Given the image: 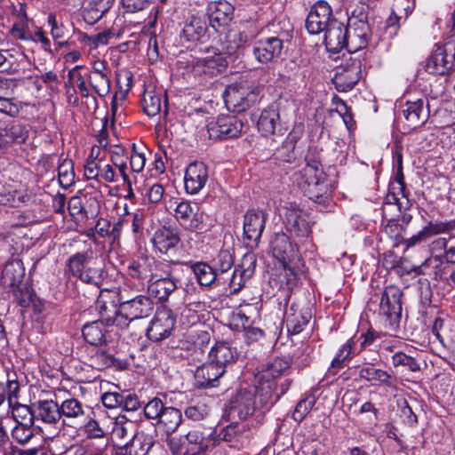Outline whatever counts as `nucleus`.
I'll return each mask as SVG.
<instances>
[{
    "instance_id": "b1692460",
    "label": "nucleus",
    "mask_w": 455,
    "mask_h": 455,
    "mask_svg": "<svg viewBox=\"0 0 455 455\" xmlns=\"http://www.w3.org/2000/svg\"><path fill=\"white\" fill-rule=\"evenodd\" d=\"M403 116L408 130H415L426 124L428 111L424 108V100L407 101L403 107Z\"/></svg>"
},
{
    "instance_id": "7c9ffc66",
    "label": "nucleus",
    "mask_w": 455,
    "mask_h": 455,
    "mask_svg": "<svg viewBox=\"0 0 455 455\" xmlns=\"http://www.w3.org/2000/svg\"><path fill=\"white\" fill-rule=\"evenodd\" d=\"M36 419L45 424L55 425L60 419V406L53 400H39L33 403Z\"/></svg>"
},
{
    "instance_id": "ea45409f",
    "label": "nucleus",
    "mask_w": 455,
    "mask_h": 455,
    "mask_svg": "<svg viewBox=\"0 0 455 455\" xmlns=\"http://www.w3.org/2000/svg\"><path fill=\"white\" fill-rule=\"evenodd\" d=\"M103 322L102 320L92 321L83 326V337L91 347H98L105 342L106 330Z\"/></svg>"
},
{
    "instance_id": "6e6552de",
    "label": "nucleus",
    "mask_w": 455,
    "mask_h": 455,
    "mask_svg": "<svg viewBox=\"0 0 455 455\" xmlns=\"http://www.w3.org/2000/svg\"><path fill=\"white\" fill-rule=\"evenodd\" d=\"M402 296L403 291L395 285L387 286L381 293L379 312L390 326L396 325L402 317Z\"/></svg>"
},
{
    "instance_id": "2f4dec72",
    "label": "nucleus",
    "mask_w": 455,
    "mask_h": 455,
    "mask_svg": "<svg viewBox=\"0 0 455 455\" xmlns=\"http://www.w3.org/2000/svg\"><path fill=\"white\" fill-rule=\"evenodd\" d=\"M186 439L189 444L194 445L190 448L192 455H199L208 451L210 447H213L212 427L205 431L198 428L192 429L186 435Z\"/></svg>"
},
{
    "instance_id": "69168bd1",
    "label": "nucleus",
    "mask_w": 455,
    "mask_h": 455,
    "mask_svg": "<svg viewBox=\"0 0 455 455\" xmlns=\"http://www.w3.org/2000/svg\"><path fill=\"white\" fill-rule=\"evenodd\" d=\"M209 407L204 404L198 403L195 405H189L185 410V416L194 421H199L205 419L209 414Z\"/></svg>"
},
{
    "instance_id": "c85d7f7f",
    "label": "nucleus",
    "mask_w": 455,
    "mask_h": 455,
    "mask_svg": "<svg viewBox=\"0 0 455 455\" xmlns=\"http://www.w3.org/2000/svg\"><path fill=\"white\" fill-rule=\"evenodd\" d=\"M223 99L228 109L242 113L249 108L250 102H253L254 94L244 97L243 92H240L235 85H229L223 92Z\"/></svg>"
},
{
    "instance_id": "423d86ee",
    "label": "nucleus",
    "mask_w": 455,
    "mask_h": 455,
    "mask_svg": "<svg viewBox=\"0 0 455 455\" xmlns=\"http://www.w3.org/2000/svg\"><path fill=\"white\" fill-rule=\"evenodd\" d=\"M270 249L275 271V273H272V275L278 276L280 282H283L282 275L287 277L288 275H292L288 266L291 258L295 253L294 248L285 234L277 233L270 243Z\"/></svg>"
},
{
    "instance_id": "bb28decb",
    "label": "nucleus",
    "mask_w": 455,
    "mask_h": 455,
    "mask_svg": "<svg viewBox=\"0 0 455 455\" xmlns=\"http://www.w3.org/2000/svg\"><path fill=\"white\" fill-rule=\"evenodd\" d=\"M25 277V267L21 259L15 258L5 262L1 273V283L11 288H19Z\"/></svg>"
},
{
    "instance_id": "f3484780",
    "label": "nucleus",
    "mask_w": 455,
    "mask_h": 455,
    "mask_svg": "<svg viewBox=\"0 0 455 455\" xmlns=\"http://www.w3.org/2000/svg\"><path fill=\"white\" fill-rule=\"evenodd\" d=\"M209 22L215 31L226 30L234 15V7L228 1L210 2L207 6Z\"/></svg>"
},
{
    "instance_id": "774afa93",
    "label": "nucleus",
    "mask_w": 455,
    "mask_h": 455,
    "mask_svg": "<svg viewBox=\"0 0 455 455\" xmlns=\"http://www.w3.org/2000/svg\"><path fill=\"white\" fill-rule=\"evenodd\" d=\"M154 0H122V4L126 12L135 13L150 6Z\"/></svg>"
},
{
    "instance_id": "4c0bfd02",
    "label": "nucleus",
    "mask_w": 455,
    "mask_h": 455,
    "mask_svg": "<svg viewBox=\"0 0 455 455\" xmlns=\"http://www.w3.org/2000/svg\"><path fill=\"white\" fill-rule=\"evenodd\" d=\"M282 41L275 36L258 41V61L268 62L281 53Z\"/></svg>"
},
{
    "instance_id": "864d4df0",
    "label": "nucleus",
    "mask_w": 455,
    "mask_h": 455,
    "mask_svg": "<svg viewBox=\"0 0 455 455\" xmlns=\"http://www.w3.org/2000/svg\"><path fill=\"white\" fill-rule=\"evenodd\" d=\"M453 229H455V218L448 221H429L422 228L427 239L434 235L448 233Z\"/></svg>"
},
{
    "instance_id": "a878e982",
    "label": "nucleus",
    "mask_w": 455,
    "mask_h": 455,
    "mask_svg": "<svg viewBox=\"0 0 455 455\" xmlns=\"http://www.w3.org/2000/svg\"><path fill=\"white\" fill-rule=\"evenodd\" d=\"M226 373V370L214 363L212 360H207L195 371V378L198 387L207 388L215 387L220 378Z\"/></svg>"
},
{
    "instance_id": "393cba45",
    "label": "nucleus",
    "mask_w": 455,
    "mask_h": 455,
    "mask_svg": "<svg viewBox=\"0 0 455 455\" xmlns=\"http://www.w3.org/2000/svg\"><path fill=\"white\" fill-rule=\"evenodd\" d=\"M153 263V257L141 256L137 259H132L127 267V275L138 281V286L141 289L144 288L145 283H150L152 281L151 264Z\"/></svg>"
},
{
    "instance_id": "f257e3e1",
    "label": "nucleus",
    "mask_w": 455,
    "mask_h": 455,
    "mask_svg": "<svg viewBox=\"0 0 455 455\" xmlns=\"http://www.w3.org/2000/svg\"><path fill=\"white\" fill-rule=\"evenodd\" d=\"M305 162V166L295 174V181L306 196L326 207L331 202V191L323 170L320 152L315 148H310Z\"/></svg>"
},
{
    "instance_id": "72a5a7b5",
    "label": "nucleus",
    "mask_w": 455,
    "mask_h": 455,
    "mask_svg": "<svg viewBox=\"0 0 455 455\" xmlns=\"http://www.w3.org/2000/svg\"><path fill=\"white\" fill-rule=\"evenodd\" d=\"M114 0H86L82 11L84 20L91 25L99 21L111 8Z\"/></svg>"
},
{
    "instance_id": "20e7f679",
    "label": "nucleus",
    "mask_w": 455,
    "mask_h": 455,
    "mask_svg": "<svg viewBox=\"0 0 455 455\" xmlns=\"http://www.w3.org/2000/svg\"><path fill=\"white\" fill-rule=\"evenodd\" d=\"M290 365L289 359L277 357L268 363L259 375L258 374V382L259 383L258 395L260 396L261 408L268 410L273 405V395L275 389V379L288 370Z\"/></svg>"
},
{
    "instance_id": "3c124183",
    "label": "nucleus",
    "mask_w": 455,
    "mask_h": 455,
    "mask_svg": "<svg viewBox=\"0 0 455 455\" xmlns=\"http://www.w3.org/2000/svg\"><path fill=\"white\" fill-rule=\"evenodd\" d=\"M209 341L210 335L207 331H204L198 336L197 339L193 344V347L190 349L188 355L190 363L196 364V363H201L203 361L205 354L204 346L208 345Z\"/></svg>"
},
{
    "instance_id": "f03ea898",
    "label": "nucleus",
    "mask_w": 455,
    "mask_h": 455,
    "mask_svg": "<svg viewBox=\"0 0 455 455\" xmlns=\"http://www.w3.org/2000/svg\"><path fill=\"white\" fill-rule=\"evenodd\" d=\"M68 272L83 283L101 288L108 273L100 263L92 260V251L76 252L67 263Z\"/></svg>"
},
{
    "instance_id": "603ef678",
    "label": "nucleus",
    "mask_w": 455,
    "mask_h": 455,
    "mask_svg": "<svg viewBox=\"0 0 455 455\" xmlns=\"http://www.w3.org/2000/svg\"><path fill=\"white\" fill-rule=\"evenodd\" d=\"M59 406L60 418L76 419L84 413L83 404L76 398L67 399Z\"/></svg>"
},
{
    "instance_id": "c756f323",
    "label": "nucleus",
    "mask_w": 455,
    "mask_h": 455,
    "mask_svg": "<svg viewBox=\"0 0 455 455\" xmlns=\"http://www.w3.org/2000/svg\"><path fill=\"white\" fill-rule=\"evenodd\" d=\"M28 138V131L19 122L12 121L0 127V151L7 148L12 143H23Z\"/></svg>"
},
{
    "instance_id": "4be33fe9",
    "label": "nucleus",
    "mask_w": 455,
    "mask_h": 455,
    "mask_svg": "<svg viewBox=\"0 0 455 455\" xmlns=\"http://www.w3.org/2000/svg\"><path fill=\"white\" fill-rule=\"evenodd\" d=\"M208 180V168L202 162L190 164L185 172V188L188 193H198Z\"/></svg>"
},
{
    "instance_id": "6ab92c4d",
    "label": "nucleus",
    "mask_w": 455,
    "mask_h": 455,
    "mask_svg": "<svg viewBox=\"0 0 455 455\" xmlns=\"http://www.w3.org/2000/svg\"><path fill=\"white\" fill-rule=\"evenodd\" d=\"M323 31L325 32L324 43L329 52H339L344 48L348 50L347 29L344 23L332 19Z\"/></svg>"
},
{
    "instance_id": "0e129e2a",
    "label": "nucleus",
    "mask_w": 455,
    "mask_h": 455,
    "mask_svg": "<svg viewBox=\"0 0 455 455\" xmlns=\"http://www.w3.org/2000/svg\"><path fill=\"white\" fill-rule=\"evenodd\" d=\"M133 427L134 422L130 420L122 421V419L118 418L113 428V435L117 440H124L131 436L132 437V430Z\"/></svg>"
},
{
    "instance_id": "bf43d9fd",
    "label": "nucleus",
    "mask_w": 455,
    "mask_h": 455,
    "mask_svg": "<svg viewBox=\"0 0 455 455\" xmlns=\"http://www.w3.org/2000/svg\"><path fill=\"white\" fill-rule=\"evenodd\" d=\"M354 353V341L353 339H348L345 344L341 346L338 354L333 358L331 362V368H342L343 363L346 360H348Z\"/></svg>"
},
{
    "instance_id": "a211bd4d",
    "label": "nucleus",
    "mask_w": 455,
    "mask_h": 455,
    "mask_svg": "<svg viewBox=\"0 0 455 455\" xmlns=\"http://www.w3.org/2000/svg\"><path fill=\"white\" fill-rule=\"evenodd\" d=\"M86 352L88 364L100 371L109 367H114L116 370H125L129 365L126 360L116 358L107 350L98 347H88Z\"/></svg>"
},
{
    "instance_id": "e2e57ef3",
    "label": "nucleus",
    "mask_w": 455,
    "mask_h": 455,
    "mask_svg": "<svg viewBox=\"0 0 455 455\" xmlns=\"http://www.w3.org/2000/svg\"><path fill=\"white\" fill-rule=\"evenodd\" d=\"M392 363L395 367L404 366L414 372L420 370L417 360L403 352H396L392 355Z\"/></svg>"
},
{
    "instance_id": "c9c22d12",
    "label": "nucleus",
    "mask_w": 455,
    "mask_h": 455,
    "mask_svg": "<svg viewBox=\"0 0 455 455\" xmlns=\"http://www.w3.org/2000/svg\"><path fill=\"white\" fill-rule=\"evenodd\" d=\"M181 422V411L177 408L165 406L156 426L169 435L177 430Z\"/></svg>"
},
{
    "instance_id": "412c9836",
    "label": "nucleus",
    "mask_w": 455,
    "mask_h": 455,
    "mask_svg": "<svg viewBox=\"0 0 455 455\" xmlns=\"http://www.w3.org/2000/svg\"><path fill=\"white\" fill-rule=\"evenodd\" d=\"M155 443L154 436L145 431H137L130 442L120 444L116 455H148Z\"/></svg>"
},
{
    "instance_id": "dca6fc26",
    "label": "nucleus",
    "mask_w": 455,
    "mask_h": 455,
    "mask_svg": "<svg viewBox=\"0 0 455 455\" xmlns=\"http://www.w3.org/2000/svg\"><path fill=\"white\" fill-rule=\"evenodd\" d=\"M332 11L330 4L323 0L317 1L306 19V28L311 35L323 32L332 20Z\"/></svg>"
},
{
    "instance_id": "09e8293b",
    "label": "nucleus",
    "mask_w": 455,
    "mask_h": 455,
    "mask_svg": "<svg viewBox=\"0 0 455 455\" xmlns=\"http://www.w3.org/2000/svg\"><path fill=\"white\" fill-rule=\"evenodd\" d=\"M161 96L154 91L145 92L142 98V107L144 112L148 116H155L161 111Z\"/></svg>"
},
{
    "instance_id": "1a4fd4ad",
    "label": "nucleus",
    "mask_w": 455,
    "mask_h": 455,
    "mask_svg": "<svg viewBox=\"0 0 455 455\" xmlns=\"http://www.w3.org/2000/svg\"><path fill=\"white\" fill-rule=\"evenodd\" d=\"M216 32L218 36L212 38L211 46L206 48L207 52L232 56L247 42V35L244 33L227 29Z\"/></svg>"
},
{
    "instance_id": "8fccbe9b",
    "label": "nucleus",
    "mask_w": 455,
    "mask_h": 455,
    "mask_svg": "<svg viewBox=\"0 0 455 455\" xmlns=\"http://www.w3.org/2000/svg\"><path fill=\"white\" fill-rule=\"evenodd\" d=\"M405 231V227L396 220H388L382 229V232L394 241L395 247L402 243Z\"/></svg>"
},
{
    "instance_id": "aec40b11",
    "label": "nucleus",
    "mask_w": 455,
    "mask_h": 455,
    "mask_svg": "<svg viewBox=\"0 0 455 455\" xmlns=\"http://www.w3.org/2000/svg\"><path fill=\"white\" fill-rule=\"evenodd\" d=\"M172 204H175L174 217L182 226L190 229L200 228L204 216L203 213L198 212V206L196 204L192 205L188 201L178 202V200L170 202V207H172Z\"/></svg>"
},
{
    "instance_id": "ddd939ff",
    "label": "nucleus",
    "mask_w": 455,
    "mask_h": 455,
    "mask_svg": "<svg viewBox=\"0 0 455 455\" xmlns=\"http://www.w3.org/2000/svg\"><path fill=\"white\" fill-rule=\"evenodd\" d=\"M256 212L254 210H249L244 215L243 219V242L248 251L244 254L243 259V266L249 262V266L243 270L242 275L250 277L254 272L256 267V255L253 253L254 244L256 242Z\"/></svg>"
},
{
    "instance_id": "58836bf2",
    "label": "nucleus",
    "mask_w": 455,
    "mask_h": 455,
    "mask_svg": "<svg viewBox=\"0 0 455 455\" xmlns=\"http://www.w3.org/2000/svg\"><path fill=\"white\" fill-rule=\"evenodd\" d=\"M180 270H182V267L179 263L167 260H156L153 257V263L151 264L152 281L162 280L168 277L175 279L176 275H180Z\"/></svg>"
},
{
    "instance_id": "7ed1b4c3",
    "label": "nucleus",
    "mask_w": 455,
    "mask_h": 455,
    "mask_svg": "<svg viewBox=\"0 0 455 455\" xmlns=\"http://www.w3.org/2000/svg\"><path fill=\"white\" fill-rule=\"evenodd\" d=\"M348 52L355 53L364 49L371 36V29L368 22L367 7L356 6L347 19Z\"/></svg>"
},
{
    "instance_id": "2eb2a0df",
    "label": "nucleus",
    "mask_w": 455,
    "mask_h": 455,
    "mask_svg": "<svg viewBox=\"0 0 455 455\" xmlns=\"http://www.w3.org/2000/svg\"><path fill=\"white\" fill-rule=\"evenodd\" d=\"M255 392L241 391L234 399L230 400L226 408L228 419H246L254 414L256 410Z\"/></svg>"
},
{
    "instance_id": "680f3d73",
    "label": "nucleus",
    "mask_w": 455,
    "mask_h": 455,
    "mask_svg": "<svg viewBox=\"0 0 455 455\" xmlns=\"http://www.w3.org/2000/svg\"><path fill=\"white\" fill-rule=\"evenodd\" d=\"M165 405L158 397H155L148 402L144 406V415L148 419H156L158 421L161 417Z\"/></svg>"
},
{
    "instance_id": "a18cd8bd",
    "label": "nucleus",
    "mask_w": 455,
    "mask_h": 455,
    "mask_svg": "<svg viewBox=\"0 0 455 455\" xmlns=\"http://www.w3.org/2000/svg\"><path fill=\"white\" fill-rule=\"evenodd\" d=\"M197 63L203 66L204 73L211 76L221 73L228 67L226 57L220 54H214V56L199 60Z\"/></svg>"
},
{
    "instance_id": "49530a36",
    "label": "nucleus",
    "mask_w": 455,
    "mask_h": 455,
    "mask_svg": "<svg viewBox=\"0 0 455 455\" xmlns=\"http://www.w3.org/2000/svg\"><path fill=\"white\" fill-rule=\"evenodd\" d=\"M88 82L92 92L100 98L106 97L111 90V81L108 75H87Z\"/></svg>"
},
{
    "instance_id": "9d476101",
    "label": "nucleus",
    "mask_w": 455,
    "mask_h": 455,
    "mask_svg": "<svg viewBox=\"0 0 455 455\" xmlns=\"http://www.w3.org/2000/svg\"><path fill=\"white\" fill-rule=\"evenodd\" d=\"M249 125L235 116H220L215 122L207 125L209 137L213 140H228L246 132Z\"/></svg>"
},
{
    "instance_id": "052dcab7",
    "label": "nucleus",
    "mask_w": 455,
    "mask_h": 455,
    "mask_svg": "<svg viewBox=\"0 0 455 455\" xmlns=\"http://www.w3.org/2000/svg\"><path fill=\"white\" fill-rule=\"evenodd\" d=\"M138 190L140 191L141 195L147 196L151 204H158L164 193V187L159 183L146 184L143 188H139Z\"/></svg>"
},
{
    "instance_id": "5fc2aeb1",
    "label": "nucleus",
    "mask_w": 455,
    "mask_h": 455,
    "mask_svg": "<svg viewBox=\"0 0 455 455\" xmlns=\"http://www.w3.org/2000/svg\"><path fill=\"white\" fill-rule=\"evenodd\" d=\"M60 184L63 188H68L74 183V164L70 159H65L58 167Z\"/></svg>"
},
{
    "instance_id": "5701e85b",
    "label": "nucleus",
    "mask_w": 455,
    "mask_h": 455,
    "mask_svg": "<svg viewBox=\"0 0 455 455\" xmlns=\"http://www.w3.org/2000/svg\"><path fill=\"white\" fill-rule=\"evenodd\" d=\"M454 64L455 55L447 53L445 49L438 47L427 59L426 70L429 74L444 76L453 68Z\"/></svg>"
},
{
    "instance_id": "37998d69",
    "label": "nucleus",
    "mask_w": 455,
    "mask_h": 455,
    "mask_svg": "<svg viewBox=\"0 0 455 455\" xmlns=\"http://www.w3.org/2000/svg\"><path fill=\"white\" fill-rule=\"evenodd\" d=\"M48 25L51 28V36L59 48L71 45V43L68 38V29L62 23L59 24L57 22L56 16L54 14H50L48 16Z\"/></svg>"
},
{
    "instance_id": "0eeeda50",
    "label": "nucleus",
    "mask_w": 455,
    "mask_h": 455,
    "mask_svg": "<svg viewBox=\"0 0 455 455\" xmlns=\"http://www.w3.org/2000/svg\"><path fill=\"white\" fill-rule=\"evenodd\" d=\"M154 310V303L149 297L138 295L132 299H123L121 303V318L118 319V327H127L129 323L149 316Z\"/></svg>"
},
{
    "instance_id": "f704fd0d",
    "label": "nucleus",
    "mask_w": 455,
    "mask_h": 455,
    "mask_svg": "<svg viewBox=\"0 0 455 455\" xmlns=\"http://www.w3.org/2000/svg\"><path fill=\"white\" fill-rule=\"evenodd\" d=\"M206 31L205 20L198 16H191L185 22L180 36L188 42L197 43L205 36Z\"/></svg>"
},
{
    "instance_id": "cd10ccee",
    "label": "nucleus",
    "mask_w": 455,
    "mask_h": 455,
    "mask_svg": "<svg viewBox=\"0 0 455 455\" xmlns=\"http://www.w3.org/2000/svg\"><path fill=\"white\" fill-rule=\"evenodd\" d=\"M238 354L235 348H233L226 341L217 342L208 352V358L215 364L221 366L227 371L229 365L235 363Z\"/></svg>"
},
{
    "instance_id": "de8ad7c7",
    "label": "nucleus",
    "mask_w": 455,
    "mask_h": 455,
    "mask_svg": "<svg viewBox=\"0 0 455 455\" xmlns=\"http://www.w3.org/2000/svg\"><path fill=\"white\" fill-rule=\"evenodd\" d=\"M277 118L278 114L275 109L263 110L258 119V132L264 136L274 133Z\"/></svg>"
},
{
    "instance_id": "79ce46f5",
    "label": "nucleus",
    "mask_w": 455,
    "mask_h": 455,
    "mask_svg": "<svg viewBox=\"0 0 455 455\" xmlns=\"http://www.w3.org/2000/svg\"><path fill=\"white\" fill-rule=\"evenodd\" d=\"M191 268L201 286H210L216 280L217 269L205 262L192 264Z\"/></svg>"
},
{
    "instance_id": "c03bdc74",
    "label": "nucleus",
    "mask_w": 455,
    "mask_h": 455,
    "mask_svg": "<svg viewBox=\"0 0 455 455\" xmlns=\"http://www.w3.org/2000/svg\"><path fill=\"white\" fill-rule=\"evenodd\" d=\"M359 377L368 381L377 380L387 387H394L393 378L387 371L371 365L363 367L359 371Z\"/></svg>"
},
{
    "instance_id": "f8f14e48",
    "label": "nucleus",
    "mask_w": 455,
    "mask_h": 455,
    "mask_svg": "<svg viewBox=\"0 0 455 455\" xmlns=\"http://www.w3.org/2000/svg\"><path fill=\"white\" fill-rule=\"evenodd\" d=\"M283 222L286 230L298 238H307L311 233L308 214L295 204H290L283 212Z\"/></svg>"
},
{
    "instance_id": "a19ab883",
    "label": "nucleus",
    "mask_w": 455,
    "mask_h": 455,
    "mask_svg": "<svg viewBox=\"0 0 455 455\" xmlns=\"http://www.w3.org/2000/svg\"><path fill=\"white\" fill-rule=\"evenodd\" d=\"M82 68V66H76L68 71V79L66 83V86H68L69 84H75L77 87L78 92L82 98L92 97L95 102L96 99L94 96H92L90 88L86 84V81L88 80L87 76H84L81 73Z\"/></svg>"
},
{
    "instance_id": "39448f33",
    "label": "nucleus",
    "mask_w": 455,
    "mask_h": 455,
    "mask_svg": "<svg viewBox=\"0 0 455 455\" xmlns=\"http://www.w3.org/2000/svg\"><path fill=\"white\" fill-rule=\"evenodd\" d=\"M126 296L120 288L102 289L95 302V308L100 315V320L108 325L118 326V319L121 318V303Z\"/></svg>"
},
{
    "instance_id": "e433bc0d",
    "label": "nucleus",
    "mask_w": 455,
    "mask_h": 455,
    "mask_svg": "<svg viewBox=\"0 0 455 455\" xmlns=\"http://www.w3.org/2000/svg\"><path fill=\"white\" fill-rule=\"evenodd\" d=\"M180 275H176L175 279L171 277L151 281L148 284V291L150 295L154 296L160 301H165L169 296L177 289V283L180 281Z\"/></svg>"
},
{
    "instance_id": "4468645a",
    "label": "nucleus",
    "mask_w": 455,
    "mask_h": 455,
    "mask_svg": "<svg viewBox=\"0 0 455 455\" xmlns=\"http://www.w3.org/2000/svg\"><path fill=\"white\" fill-rule=\"evenodd\" d=\"M176 319L172 311L162 308L156 311L147 330L148 338L155 342L168 338L174 329Z\"/></svg>"
},
{
    "instance_id": "13d9d810",
    "label": "nucleus",
    "mask_w": 455,
    "mask_h": 455,
    "mask_svg": "<svg viewBox=\"0 0 455 455\" xmlns=\"http://www.w3.org/2000/svg\"><path fill=\"white\" fill-rule=\"evenodd\" d=\"M315 403V395H309L301 399L296 405L292 417L295 421L300 422L310 412Z\"/></svg>"
},
{
    "instance_id": "6e6d98bb",
    "label": "nucleus",
    "mask_w": 455,
    "mask_h": 455,
    "mask_svg": "<svg viewBox=\"0 0 455 455\" xmlns=\"http://www.w3.org/2000/svg\"><path fill=\"white\" fill-rule=\"evenodd\" d=\"M10 408L12 409V417L15 422L36 420V413H34L33 403L28 406L15 402L12 403V406H10Z\"/></svg>"
},
{
    "instance_id": "473e14b6",
    "label": "nucleus",
    "mask_w": 455,
    "mask_h": 455,
    "mask_svg": "<svg viewBox=\"0 0 455 455\" xmlns=\"http://www.w3.org/2000/svg\"><path fill=\"white\" fill-rule=\"evenodd\" d=\"M180 242L178 230L170 227H163L157 229L153 236V243L162 253H167L175 248Z\"/></svg>"
},
{
    "instance_id": "4d7b16f0",
    "label": "nucleus",
    "mask_w": 455,
    "mask_h": 455,
    "mask_svg": "<svg viewBox=\"0 0 455 455\" xmlns=\"http://www.w3.org/2000/svg\"><path fill=\"white\" fill-rule=\"evenodd\" d=\"M236 424H230L226 427L222 428L221 431L216 435L212 431V443L213 447L219 445L220 442L232 443L238 437L239 430Z\"/></svg>"
},
{
    "instance_id": "338daca9",
    "label": "nucleus",
    "mask_w": 455,
    "mask_h": 455,
    "mask_svg": "<svg viewBox=\"0 0 455 455\" xmlns=\"http://www.w3.org/2000/svg\"><path fill=\"white\" fill-rule=\"evenodd\" d=\"M237 318L241 320L242 326L245 331V339L248 344L256 340V328L252 326L253 320H251L243 311L237 313Z\"/></svg>"
},
{
    "instance_id": "9b49d317",
    "label": "nucleus",
    "mask_w": 455,
    "mask_h": 455,
    "mask_svg": "<svg viewBox=\"0 0 455 455\" xmlns=\"http://www.w3.org/2000/svg\"><path fill=\"white\" fill-rule=\"evenodd\" d=\"M362 75V60L359 55L352 56L342 64L336 72L332 82L339 92H346L352 90L358 83Z\"/></svg>"
}]
</instances>
